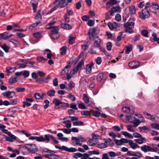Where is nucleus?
I'll list each match as a JSON object with an SVG mask.
<instances>
[{"instance_id": "f257e3e1", "label": "nucleus", "mask_w": 159, "mask_h": 159, "mask_svg": "<svg viewBox=\"0 0 159 159\" xmlns=\"http://www.w3.org/2000/svg\"><path fill=\"white\" fill-rule=\"evenodd\" d=\"M134 19H130L129 21L124 24V27L125 29L126 32L129 33L133 32V29L134 25Z\"/></svg>"}, {"instance_id": "f03ea898", "label": "nucleus", "mask_w": 159, "mask_h": 159, "mask_svg": "<svg viewBox=\"0 0 159 159\" xmlns=\"http://www.w3.org/2000/svg\"><path fill=\"white\" fill-rule=\"evenodd\" d=\"M48 29H51V38L53 39H56L59 37L58 34L59 28L57 26L48 27Z\"/></svg>"}, {"instance_id": "7ed1b4c3", "label": "nucleus", "mask_w": 159, "mask_h": 159, "mask_svg": "<svg viewBox=\"0 0 159 159\" xmlns=\"http://www.w3.org/2000/svg\"><path fill=\"white\" fill-rule=\"evenodd\" d=\"M25 148L28 152L32 153H34L39 150L35 144H27L25 145Z\"/></svg>"}, {"instance_id": "20e7f679", "label": "nucleus", "mask_w": 159, "mask_h": 159, "mask_svg": "<svg viewBox=\"0 0 159 159\" xmlns=\"http://www.w3.org/2000/svg\"><path fill=\"white\" fill-rule=\"evenodd\" d=\"M139 17L142 19L148 18L150 16V12L148 9H143L142 12H139Z\"/></svg>"}, {"instance_id": "39448f33", "label": "nucleus", "mask_w": 159, "mask_h": 159, "mask_svg": "<svg viewBox=\"0 0 159 159\" xmlns=\"http://www.w3.org/2000/svg\"><path fill=\"white\" fill-rule=\"evenodd\" d=\"M136 116H138L139 119H138L135 118L133 122V123L134 124V126L136 127L140 123L143 122L144 121V120L143 117L139 114L135 115Z\"/></svg>"}, {"instance_id": "423d86ee", "label": "nucleus", "mask_w": 159, "mask_h": 159, "mask_svg": "<svg viewBox=\"0 0 159 159\" xmlns=\"http://www.w3.org/2000/svg\"><path fill=\"white\" fill-rule=\"evenodd\" d=\"M55 3L57 4L60 8L65 7L67 5V2L66 0H55L53 4H54Z\"/></svg>"}, {"instance_id": "0eeeda50", "label": "nucleus", "mask_w": 159, "mask_h": 159, "mask_svg": "<svg viewBox=\"0 0 159 159\" xmlns=\"http://www.w3.org/2000/svg\"><path fill=\"white\" fill-rule=\"evenodd\" d=\"M96 30L97 29L96 28H93L89 30L88 34L89 35V39L90 40H94V36L96 34Z\"/></svg>"}, {"instance_id": "6e6552de", "label": "nucleus", "mask_w": 159, "mask_h": 159, "mask_svg": "<svg viewBox=\"0 0 159 159\" xmlns=\"http://www.w3.org/2000/svg\"><path fill=\"white\" fill-rule=\"evenodd\" d=\"M159 8V6L156 2H152L151 5L150 7V11L153 13L156 12V11Z\"/></svg>"}, {"instance_id": "1a4fd4ad", "label": "nucleus", "mask_w": 159, "mask_h": 159, "mask_svg": "<svg viewBox=\"0 0 159 159\" xmlns=\"http://www.w3.org/2000/svg\"><path fill=\"white\" fill-rule=\"evenodd\" d=\"M3 95L6 96L8 98H12L15 95V93L13 91H6L3 93Z\"/></svg>"}, {"instance_id": "9d476101", "label": "nucleus", "mask_w": 159, "mask_h": 159, "mask_svg": "<svg viewBox=\"0 0 159 159\" xmlns=\"http://www.w3.org/2000/svg\"><path fill=\"white\" fill-rule=\"evenodd\" d=\"M140 148L141 151H143L144 152H146L148 151L150 152L152 151H154V149L153 148L146 145H144L143 146L141 147Z\"/></svg>"}, {"instance_id": "9b49d317", "label": "nucleus", "mask_w": 159, "mask_h": 159, "mask_svg": "<svg viewBox=\"0 0 159 159\" xmlns=\"http://www.w3.org/2000/svg\"><path fill=\"white\" fill-rule=\"evenodd\" d=\"M9 137L6 136L5 137V139L6 140L12 142L14 140L16 139V137L15 135L12 134L11 133L8 135Z\"/></svg>"}, {"instance_id": "f8f14e48", "label": "nucleus", "mask_w": 159, "mask_h": 159, "mask_svg": "<svg viewBox=\"0 0 159 159\" xmlns=\"http://www.w3.org/2000/svg\"><path fill=\"white\" fill-rule=\"evenodd\" d=\"M128 65L129 67L135 69L139 66V63L138 61H133L129 63Z\"/></svg>"}, {"instance_id": "ddd939ff", "label": "nucleus", "mask_w": 159, "mask_h": 159, "mask_svg": "<svg viewBox=\"0 0 159 159\" xmlns=\"http://www.w3.org/2000/svg\"><path fill=\"white\" fill-rule=\"evenodd\" d=\"M50 78L48 77L45 78H39L36 80V82L38 83L42 84L43 83H47L48 82Z\"/></svg>"}, {"instance_id": "4468645a", "label": "nucleus", "mask_w": 159, "mask_h": 159, "mask_svg": "<svg viewBox=\"0 0 159 159\" xmlns=\"http://www.w3.org/2000/svg\"><path fill=\"white\" fill-rule=\"evenodd\" d=\"M98 139H93L92 138L88 141L87 144L89 146H93L98 143Z\"/></svg>"}, {"instance_id": "2eb2a0df", "label": "nucleus", "mask_w": 159, "mask_h": 159, "mask_svg": "<svg viewBox=\"0 0 159 159\" xmlns=\"http://www.w3.org/2000/svg\"><path fill=\"white\" fill-rule=\"evenodd\" d=\"M70 67L71 66L70 65L66 66L61 72V75H63L68 74L70 68Z\"/></svg>"}, {"instance_id": "dca6fc26", "label": "nucleus", "mask_w": 159, "mask_h": 159, "mask_svg": "<svg viewBox=\"0 0 159 159\" xmlns=\"http://www.w3.org/2000/svg\"><path fill=\"white\" fill-rule=\"evenodd\" d=\"M108 26L111 30H113L115 29L117 26V25L116 23H112L109 22L108 23Z\"/></svg>"}, {"instance_id": "f3484780", "label": "nucleus", "mask_w": 159, "mask_h": 159, "mask_svg": "<svg viewBox=\"0 0 159 159\" xmlns=\"http://www.w3.org/2000/svg\"><path fill=\"white\" fill-rule=\"evenodd\" d=\"M94 66L93 62H91L90 64H88L86 66V72L87 74L90 73L91 70L92 68Z\"/></svg>"}, {"instance_id": "a211bd4d", "label": "nucleus", "mask_w": 159, "mask_h": 159, "mask_svg": "<svg viewBox=\"0 0 159 159\" xmlns=\"http://www.w3.org/2000/svg\"><path fill=\"white\" fill-rule=\"evenodd\" d=\"M101 42V39L97 37V39H96L94 41L93 43V46L96 48H99L101 47L100 43Z\"/></svg>"}, {"instance_id": "6ab92c4d", "label": "nucleus", "mask_w": 159, "mask_h": 159, "mask_svg": "<svg viewBox=\"0 0 159 159\" xmlns=\"http://www.w3.org/2000/svg\"><path fill=\"white\" fill-rule=\"evenodd\" d=\"M129 146L132 149H135L137 148H139L140 147L137 144L134 143L132 140H129Z\"/></svg>"}, {"instance_id": "aec40b11", "label": "nucleus", "mask_w": 159, "mask_h": 159, "mask_svg": "<svg viewBox=\"0 0 159 159\" xmlns=\"http://www.w3.org/2000/svg\"><path fill=\"white\" fill-rule=\"evenodd\" d=\"M61 27L65 30H71L72 29V27L71 25L68 24L66 23L61 24Z\"/></svg>"}, {"instance_id": "412c9836", "label": "nucleus", "mask_w": 159, "mask_h": 159, "mask_svg": "<svg viewBox=\"0 0 159 159\" xmlns=\"http://www.w3.org/2000/svg\"><path fill=\"white\" fill-rule=\"evenodd\" d=\"M50 135L49 134H46L44 136V138L42 136H40V137L43 138V139H42V141L41 142H44L45 141H46V143H48L50 141Z\"/></svg>"}, {"instance_id": "4be33fe9", "label": "nucleus", "mask_w": 159, "mask_h": 159, "mask_svg": "<svg viewBox=\"0 0 159 159\" xmlns=\"http://www.w3.org/2000/svg\"><path fill=\"white\" fill-rule=\"evenodd\" d=\"M122 111L125 113H130L132 114L134 112L133 110H131L130 108L128 107H125L122 108Z\"/></svg>"}, {"instance_id": "5701e85b", "label": "nucleus", "mask_w": 159, "mask_h": 159, "mask_svg": "<svg viewBox=\"0 0 159 159\" xmlns=\"http://www.w3.org/2000/svg\"><path fill=\"white\" fill-rule=\"evenodd\" d=\"M140 139H135L134 141L137 143L139 144H142L145 141V138L144 137L142 136L140 137Z\"/></svg>"}, {"instance_id": "b1692460", "label": "nucleus", "mask_w": 159, "mask_h": 159, "mask_svg": "<svg viewBox=\"0 0 159 159\" xmlns=\"http://www.w3.org/2000/svg\"><path fill=\"white\" fill-rule=\"evenodd\" d=\"M30 3L33 8V12H35L38 5V3L34 1H31Z\"/></svg>"}, {"instance_id": "393cba45", "label": "nucleus", "mask_w": 159, "mask_h": 159, "mask_svg": "<svg viewBox=\"0 0 159 159\" xmlns=\"http://www.w3.org/2000/svg\"><path fill=\"white\" fill-rule=\"evenodd\" d=\"M83 98L85 103L88 104H90V102L89 100V98L87 94H83Z\"/></svg>"}, {"instance_id": "a878e982", "label": "nucleus", "mask_w": 159, "mask_h": 159, "mask_svg": "<svg viewBox=\"0 0 159 159\" xmlns=\"http://www.w3.org/2000/svg\"><path fill=\"white\" fill-rule=\"evenodd\" d=\"M43 139V138L40 137V136H32L29 138V140H36L38 141L39 142H41V141H42L41 139Z\"/></svg>"}, {"instance_id": "bb28decb", "label": "nucleus", "mask_w": 159, "mask_h": 159, "mask_svg": "<svg viewBox=\"0 0 159 159\" xmlns=\"http://www.w3.org/2000/svg\"><path fill=\"white\" fill-rule=\"evenodd\" d=\"M67 48V47L66 46H65L62 47L60 48V50L61 51V55H64L66 53Z\"/></svg>"}, {"instance_id": "cd10ccee", "label": "nucleus", "mask_w": 159, "mask_h": 159, "mask_svg": "<svg viewBox=\"0 0 159 159\" xmlns=\"http://www.w3.org/2000/svg\"><path fill=\"white\" fill-rule=\"evenodd\" d=\"M129 13L131 14H134L135 13V7L133 5L130 6L129 7Z\"/></svg>"}, {"instance_id": "c85d7f7f", "label": "nucleus", "mask_w": 159, "mask_h": 159, "mask_svg": "<svg viewBox=\"0 0 159 159\" xmlns=\"http://www.w3.org/2000/svg\"><path fill=\"white\" fill-rule=\"evenodd\" d=\"M55 91L54 90H50L48 91L47 93V95L50 97H52L54 96Z\"/></svg>"}, {"instance_id": "c756f323", "label": "nucleus", "mask_w": 159, "mask_h": 159, "mask_svg": "<svg viewBox=\"0 0 159 159\" xmlns=\"http://www.w3.org/2000/svg\"><path fill=\"white\" fill-rule=\"evenodd\" d=\"M140 130L144 133H147L150 130V129L148 127L144 126L142 127H139Z\"/></svg>"}, {"instance_id": "7c9ffc66", "label": "nucleus", "mask_w": 159, "mask_h": 159, "mask_svg": "<svg viewBox=\"0 0 159 159\" xmlns=\"http://www.w3.org/2000/svg\"><path fill=\"white\" fill-rule=\"evenodd\" d=\"M71 139L72 140H75L76 142L75 143L76 145H78L80 146L82 145V143L79 142L80 139L79 138L75 137H72Z\"/></svg>"}, {"instance_id": "2f4dec72", "label": "nucleus", "mask_w": 159, "mask_h": 159, "mask_svg": "<svg viewBox=\"0 0 159 159\" xmlns=\"http://www.w3.org/2000/svg\"><path fill=\"white\" fill-rule=\"evenodd\" d=\"M53 102L56 106H59L60 104H62L61 102L57 98H55L53 100Z\"/></svg>"}, {"instance_id": "473e14b6", "label": "nucleus", "mask_w": 159, "mask_h": 159, "mask_svg": "<svg viewBox=\"0 0 159 159\" xmlns=\"http://www.w3.org/2000/svg\"><path fill=\"white\" fill-rule=\"evenodd\" d=\"M65 151L69 152H74L76 151V149L75 148L71 147L69 148L66 146Z\"/></svg>"}, {"instance_id": "72a5a7b5", "label": "nucleus", "mask_w": 159, "mask_h": 159, "mask_svg": "<svg viewBox=\"0 0 159 159\" xmlns=\"http://www.w3.org/2000/svg\"><path fill=\"white\" fill-rule=\"evenodd\" d=\"M141 34L143 36L148 37V32L147 30H143L141 32Z\"/></svg>"}, {"instance_id": "f704fd0d", "label": "nucleus", "mask_w": 159, "mask_h": 159, "mask_svg": "<svg viewBox=\"0 0 159 159\" xmlns=\"http://www.w3.org/2000/svg\"><path fill=\"white\" fill-rule=\"evenodd\" d=\"M126 48L125 53L126 54H128L132 50V47L131 45H129L128 46H126Z\"/></svg>"}, {"instance_id": "c9c22d12", "label": "nucleus", "mask_w": 159, "mask_h": 159, "mask_svg": "<svg viewBox=\"0 0 159 159\" xmlns=\"http://www.w3.org/2000/svg\"><path fill=\"white\" fill-rule=\"evenodd\" d=\"M103 77V74L102 73H99L97 76V80L99 82L101 81Z\"/></svg>"}, {"instance_id": "e433bc0d", "label": "nucleus", "mask_w": 159, "mask_h": 159, "mask_svg": "<svg viewBox=\"0 0 159 159\" xmlns=\"http://www.w3.org/2000/svg\"><path fill=\"white\" fill-rule=\"evenodd\" d=\"M41 23V22L39 21L36 23H34L30 25L29 27V29H32L33 28L37 26L39 24Z\"/></svg>"}, {"instance_id": "4c0bfd02", "label": "nucleus", "mask_w": 159, "mask_h": 159, "mask_svg": "<svg viewBox=\"0 0 159 159\" xmlns=\"http://www.w3.org/2000/svg\"><path fill=\"white\" fill-rule=\"evenodd\" d=\"M92 112L93 115L96 117L99 116L101 114V112L98 110H93Z\"/></svg>"}, {"instance_id": "58836bf2", "label": "nucleus", "mask_w": 159, "mask_h": 159, "mask_svg": "<svg viewBox=\"0 0 159 159\" xmlns=\"http://www.w3.org/2000/svg\"><path fill=\"white\" fill-rule=\"evenodd\" d=\"M79 69L76 66V67L73 68V69L70 71V74L71 75H73L77 73Z\"/></svg>"}, {"instance_id": "ea45409f", "label": "nucleus", "mask_w": 159, "mask_h": 159, "mask_svg": "<svg viewBox=\"0 0 159 159\" xmlns=\"http://www.w3.org/2000/svg\"><path fill=\"white\" fill-rule=\"evenodd\" d=\"M82 155H83V154L79 152H77L76 153H74V155H73V157L74 158H75L77 159L78 157H82Z\"/></svg>"}, {"instance_id": "a19ab883", "label": "nucleus", "mask_w": 159, "mask_h": 159, "mask_svg": "<svg viewBox=\"0 0 159 159\" xmlns=\"http://www.w3.org/2000/svg\"><path fill=\"white\" fill-rule=\"evenodd\" d=\"M135 118V117L133 116H127V119L128 121L132 123L134 121V120Z\"/></svg>"}, {"instance_id": "79ce46f5", "label": "nucleus", "mask_w": 159, "mask_h": 159, "mask_svg": "<svg viewBox=\"0 0 159 159\" xmlns=\"http://www.w3.org/2000/svg\"><path fill=\"white\" fill-rule=\"evenodd\" d=\"M17 81V80L16 77L10 78L9 79V82L10 84L15 83Z\"/></svg>"}, {"instance_id": "37998d69", "label": "nucleus", "mask_w": 159, "mask_h": 159, "mask_svg": "<svg viewBox=\"0 0 159 159\" xmlns=\"http://www.w3.org/2000/svg\"><path fill=\"white\" fill-rule=\"evenodd\" d=\"M46 52H48V53L47 54V58L51 59L52 58V54L51 51L48 49H46L45 50Z\"/></svg>"}, {"instance_id": "c03bdc74", "label": "nucleus", "mask_w": 159, "mask_h": 159, "mask_svg": "<svg viewBox=\"0 0 159 159\" xmlns=\"http://www.w3.org/2000/svg\"><path fill=\"white\" fill-rule=\"evenodd\" d=\"M16 90L18 93H21L25 91V89L23 87H17L16 89Z\"/></svg>"}, {"instance_id": "a18cd8bd", "label": "nucleus", "mask_w": 159, "mask_h": 159, "mask_svg": "<svg viewBox=\"0 0 159 159\" xmlns=\"http://www.w3.org/2000/svg\"><path fill=\"white\" fill-rule=\"evenodd\" d=\"M1 47L6 52H8V50L9 48L7 45L5 44H4L3 45H2Z\"/></svg>"}, {"instance_id": "49530a36", "label": "nucleus", "mask_w": 159, "mask_h": 159, "mask_svg": "<svg viewBox=\"0 0 159 159\" xmlns=\"http://www.w3.org/2000/svg\"><path fill=\"white\" fill-rule=\"evenodd\" d=\"M97 147L99 148L102 149L107 148V146L103 143L98 144Z\"/></svg>"}, {"instance_id": "de8ad7c7", "label": "nucleus", "mask_w": 159, "mask_h": 159, "mask_svg": "<svg viewBox=\"0 0 159 159\" xmlns=\"http://www.w3.org/2000/svg\"><path fill=\"white\" fill-rule=\"evenodd\" d=\"M73 125L75 126H81L83 124V122L82 121H74L73 122Z\"/></svg>"}, {"instance_id": "09e8293b", "label": "nucleus", "mask_w": 159, "mask_h": 159, "mask_svg": "<svg viewBox=\"0 0 159 159\" xmlns=\"http://www.w3.org/2000/svg\"><path fill=\"white\" fill-rule=\"evenodd\" d=\"M33 36L34 37L36 38H39L41 37V33L39 32H37L33 34Z\"/></svg>"}, {"instance_id": "8fccbe9b", "label": "nucleus", "mask_w": 159, "mask_h": 159, "mask_svg": "<svg viewBox=\"0 0 159 159\" xmlns=\"http://www.w3.org/2000/svg\"><path fill=\"white\" fill-rule=\"evenodd\" d=\"M152 128L159 130V125L157 123H152L151 124Z\"/></svg>"}, {"instance_id": "3c124183", "label": "nucleus", "mask_w": 159, "mask_h": 159, "mask_svg": "<svg viewBox=\"0 0 159 159\" xmlns=\"http://www.w3.org/2000/svg\"><path fill=\"white\" fill-rule=\"evenodd\" d=\"M115 143L117 145L119 146L122 144L123 143L121 141V139L120 140H117L116 139H114Z\"/></svg>"}, {"instance_id": "603ef678", "label": "nucleus", "mask_w": 159, "mask_h": 159, "mask_svg": "<svg viewBox=\"0 0 159 159\" xmlns=\"http://www.w3.org/2000/svg\"><path fill=\"white\" fill-rule=\"evenodd\" d=\"M127 130L129 131H132L133 132H134V130L133 129V126L130 125H128L126 126Z\"/></svg>"}, {"instance_id": "864d4df0", "label": "nucleus", "mask_w": 159, "mask_h": 159, "mask_svg": "<svg viewBox=\"0 0 159 159\" xmlns=\"http://www.w3.org/2000/svg\"><path fill=\"white\" fill-rule=\"evenodd\" d=\"M105 140H106L105 139ZM112 142V140L110 138L108 139L107 140H106L105 141V143L106 146H107V147Z\"/></svg>"}, {"instance_id": "5fc2aeb1", "label": "nucleus", "mask_w": 159, "mask_h": 159, "mask_svg": "<svg viewBox=\"0 0 159 159\" xmlns=\"http://www.w3.org/2000/svg\"><path fill=\"white\" fill-rule=\"evenodd\" d=\"M120 7L119 6H117L116 7H113L111 8L115 12H116L120 10Z\"/></svg>"}, {"instance_id": "6e6d98bb", "label": "nucleus", "mask_w": 159, "mask_h": 159, "mask_svg": "<svg viewBox=\"0 0 159 159\" xmlns=\"http://www.w3.org/2000/svg\"><path fill=\"white\" fill-rule=\"evenodd\" d=\"M60 130H62L65 133L68 134H70L71 132L70 129H61Z\"/></svg>"}, {"instance_id": "4d7b16f0", "label": "nucleus", "mask_w": 159, "mask_h": 159, "mask_svg": "<svg viewBox=\"0 0 159 159\" xmlns=\"http://www.w3.org/2000/svg\"><path fill=\"white\" fill-rule=\"evenodd\" d=\"M55 6L51 9L50 11H49V13H52L54 11L56 10L58 7H59V6H58V5H57V4L55 3Z\"/></svg>"}, {"instance_id": "13d9d810", "label": "nucleus", "mask_w": 159, "mask_h": 159, "mask_svg": "<svg viewBox=\"0 0 159 159\" xmlns=\"http://www.w3.org/2000/svg\"><path fill=\"white\" fill-rule=\"evenodd\" d=\"M81 114L83 115H85L87 116H90L91 115L89 111H82L81 112Z\"/></svg>"}, {"instance_id": "bf43d9fd", "label": "nucleus", "mask_w": 159, "mask_h": 159, "mask_svg": "<svg viewBox=\"0 0 159 159\" xmlns=\"http://www.w3.org/2000/svg\"><path fill=\"white\" fill-rule=\"evenodd\" d=\"M22 104L23 107H25V106L28 107L30 106L31 105V103H29L26 101H23L22 102Z\"/></svg>"}, {"instance_id": "052dcab7", "label": "nucleus", "mask_w": 159, "mask_h": 159, "mask_svg": "<svg viewBox=\"0 0 159 159\" xmlns=\"http://www.w3.org/2000/svg\"><path fill=\"white\" fill-rule=\"evenodd\" d=\"M112 46V45L111 43V42H108L107 43V50L108 51L111 50Z\"/></svg>"}, {"instance_id": "680f3d73", "label": "nucleus", "mask_w": 159, "mask_h": 159, "mask_svg": "<svg viewBox=\"0 0 159 159\" xmlns=\"http://www.w3.org/2000/svg\"><path fill=\"white\" fill-rule=\"evenodd\" d=\"M96 63L98 65H100L102 62V59L101 57H98L96 59H95Z\"/></svg>"}, {"instance_id": "e2e57ef3", "label": "nucleus", "mask_w": 159, "mask_h": 159, "mask_svg": "<svg viewBox=\"0 0 159 159\" xmlns=\"http://www.w3.org/2000/svg\"><path fill=\"white\" fill-rule=\"evenodd\" d=\"M37 74L41 77H44L46 75L45 73L41 71H38L37 72Z\"/></svg>"}, {"instance_id": "0e129e2a", "label": "nucleus", "mask_w": 159, "mask_h": 159, "mask_svg": "<svg viewBox=\"0 0 159 159\" xmlns=\"http://www.w3.org/2000/svg\"><path fill=\"white\" fill-rule=\"evenodd\" d=\"M67 97L70 98L73 102L75 101V97L74 96V95L71 94H70L69 95H68Z\"/></svg>"}, {"instance_id": "69168bd1", "label": "nucleus", "mask_w": 159, "mask_h": 159, "mask_svg": "<svg viewBox=\"0 0 159 159\" xmlns=\"http://www.w3.org/2000/svg\"><path fill=\"white\" fill-rule=\"evenodd\" d=\"M78 107L79 108L82 109H85L86 107L83 102H81L78 105Z\"/></svg>"}, {"instance_id": "338daca9", "label": "nucleus", "mask_w": 159, "mask_h": 159, "mask_svg": "<svg viewBox=\"0 0 159 159\" xmlns=\"http://www.w3.org/2000/svg\"><path fill=\"white\" fill-rule=\"evenodd\" d=\"M70 107L73 109L77 110L78 108L76 107V105L75 103H72L70 104Z\"/></svg>"}, {"instance_id": "774afa93", "label": "nucleus", "mask_w": 159, "mask_h": 159, "mask_svg": "<svg viewBox=\"0 0 159 159\" xmlns=\"http://www.w3.org/2000/svg\"><path fill=\"white\" fill-rule=\"evenodd\" d=\"M75 84L73 82L71 81L68 84V86L69 88L70 89H72L74 88L75 86Z\"/></svg>"}]
</instances>
